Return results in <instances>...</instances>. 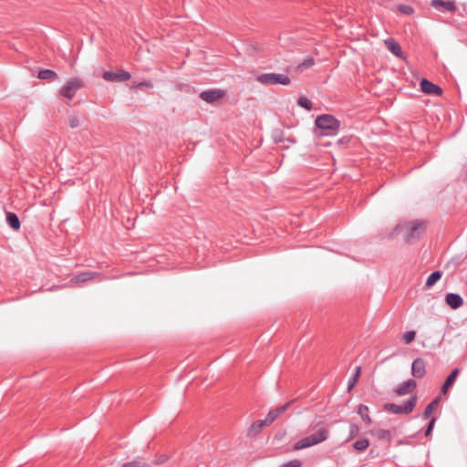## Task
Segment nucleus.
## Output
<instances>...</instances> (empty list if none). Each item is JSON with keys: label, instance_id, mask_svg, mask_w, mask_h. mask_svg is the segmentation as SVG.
Returning a JSON list of instances; mask_svg holds the SVG:
<instances>
[{"label": "nucleus", "instance_id": "obj_25", "mask_svg": "<svg viewBox=\"0 0 467 467\" xmlns=\"http://www.w3.org/2000/svg\"><path fill=\"white\" fill-rule=\"evenodd\" d=\"M439 400H440V398L438 397L427 405V407L425 408L424 412H423L424 419H428L430 417V415L432 413L433 410L436 408Z\"/></svg>", "mask_w": 467, "mask_h": 467}, {"label": "nucleus", "instance_id": "obj_24", "mask_svg": "<svg viewBox=\"0 0 467 467\" xmlns=\"http://www.w3.org/2000/svg\"><path fill=\"white\" fill-rule=\"evenodd\" d=\"M360 373H361V367L358 366L355 368V373L353 374L352 378L349 379L348 386V391H350L354 388L356 383L358 382Z\"/></svg>", "mask_w": 467, "mask_h": 467}, {"label": "nucleus", "instance_id": "obj_11", "mask_svg": "<svg viewBox=\"0 0 467 467\" xmlns=\"http://www.w3.org/2000/svg\"><path fill=\"white\" fill-rule=\"evenodd\" d=\"M99 274L97 272H92V271L82 272L77 275H74L71 278L70 282L75 285H81L89 280H92L93 278H95L96 276H99Z\"/></svg>", "mask_w": 467, "mask_h": 467}, {"label": "nucleus", "instance_id": "obj_13", "mask_svg": "<svg viewBox=\"0 0 467 467\" xmlns=\"http://www.w3.org/2000/svg\"><path fill=\"white\" fill-rule=\"evenodd\" d=\"M416 387L417 383L414 379H408L402 382L400 385H399L395 392L398 396H404L414 390Z\"/></svg>", "mask_w": 467, "mask_h": 467}, {"label": "nucleus", "instance_id": "obj_2", "mask_svg": "<svg viewBox=\"0 0 467 467\" xmlns=\"http://www.w3.org/2000/svg\"><path fill=\"white\" fill-rule=\"evenodd\" d=\"M316 126L322 130L324 136L337 134L340 129V121L330 114H322L315 120Z\"/></svg>", "mask_w": 467, "mask_h": 467}, {"label": "nucleus", "instance_id": "obj_16", "mask_svg": "<svg viewBox=\"0 0 467 467\" xmlns=\"http://www.w3.org/2000/svg\"><path fill=\"white\" fill-rule=\"evenodd\" d=\"M460 374V368H454L450 375L446 378L444 383L441 386V392L442 394H446L450 388H451Z\"/></svg>", "mask_w": 467, "mask_h": 467}, {"label": "nucleus", "instance_id": "obj_5", "mask_svg": "<svg viewBox=\"0 0 467 467\" xmlns=\"http://www.w3.org/2000/svg\"><path fill=\"white\" fill-rule=\"evenodd\" d=\"M417 402V396L410 397L403 405H397L395 403H387L384 409L394 414H409L415 408Z\"/></svg>", "mask_w": 467, "mask_h": 467}, {"label": "nucleus", "instance_id": "obj_28", "mask_svg": "<svg viewBox=\"0 0 467 467\" xmlns=\"http://www.w3.org/2000/svg\"><path fill=\"white\" fill-rule=\"evenodd\" d=\"M359 433V427L356 423H351L349 425V433L348 438L346 439V442L350 441L355 437H357Z\"/></svg>", "mask_w": 467, "mask_h": 467}, {"label": "nucleus", "instance_id": "obj_26", "mask_svg": "<svg viewBox=\"0 0 467 467\" xmlns=\"http://www.w3.org/2000/svg\"><path fill=\"white\" fill-rule=\"evenodd\" d=\"M375 434L379 440L387 441L389 442L392 439L391 432L388 430H383V429L378 430V431H376Z\"/></svg>", "mask_w": 467, "mask_h": 467}, {"label": "nucleus", "instance_id": "obj_22", "mask_svg": "<svg viewBox=\"0 0 467 467\" xmlns=\"http://www.w3.org/2000/svg\"><path fill=\"white\" fill-rule=\"evenodd\" d=\"M358 414L361 417V419L363 420L364 422H366L367 424L371 423V419L368 415V406H366L364 404L359 405L358 410Z\"/></svg>", "mask_w": 467, "mask_h": 467}, {"label": "nucleus", "instance_id": "obj_18", "mask_svg": "<svg viewBox=\"0 0 467 467\" xmlns=\"http://www.w3.org/2000/svg\"><path fill=\"white\" fill-rule=\"evenodd\" d=\"M6 223L12 228L13 230H19L20 229V221L17 215L14 213H6Z\"/></svg>", "mask_w": 467, "mask_h": 467}, {"label": "nucleus", "instance_id": "obj_3", "mask_svg": "<svg viewBox=\"0 0 467 467\" xmlns=\"http://www.w3.org/2000/svg\"><path fill=\"white\" fill-rule=\"evenodd\" d=\"M327 439V431L326 430H319L316 431L315 433L305 437L303 439H300L297 441L295 444L293 449L295 451L303 450L311 446H314L316 444H318Z\"/></svg>", "mask_w": 467, "mask_h": 467}, {"label": "nucleus", "instance_id": "obj_17", "mask_svg": "<svg viewBox=\"0 0 467 467\" xmlns=\"http://www.w3.org/2000/svg\"><path fill=\"white\" fill-rule=\"evenodd\" d=\"M384 45L388 48L389 52H391L396 57H401L402 51L400 44L396 42L393 38H387L384 40Z\"/></svg>", "mask_w": 467, "mask_h": 467}, {"label": "nucleus", "instance_id": "obj_9", "mask_svg": "<svg viewBox=\"0 0 467 467\" xmlns=\"http://www.w3.org/2000/svg\"><path fill=\"white\" fill-rule=\"evenodd\" d=\"M420 89L428 95L441 96L442 88L426 78L420 80Z\"/></svg>", "mask_w": 467, "mask_h": 467}, {"label": "nucleus", "instance_id": "obj_32", "mask_svg": "<svg viewBox=\"0 0 467 467\" xmlns=\"http://www.w3.org/2000/svg\"><path fill=\"white\" fill-rule=\"evenodd\" d=\"M416 337V332L413 330L407 331L403 334V340L406 344L411 343Z\"/></svg>", "mask_w": 467, "mask_h": 467}, {"label": "nucleus", "instance_id": "obj_34", "mask_svg": "<svg viewBox=\"0 0 467 467\" xmlns=\"http://www.w3.org/2000/svg\"><path fill=\"white\" fill-rule=\"evenodd\" d=\"M435 418H432L430 422L428 423L427 429L425 431V435L430 436L431 434V431L433 430L434 424H435Z\"/></svg>", "mask_w": 467, "mask_h": 467}, {"label": "nucleus", "instance_id": "obj_14", "mask_svg": "<svg viewBox=\"0 0 467 467\" xmlns=\"http://www.w3.org/2000/svg\"><path fill=\"white\" fill-rule=\"evenodd\" d=\"M431 5L434 8H442L451 13L456 11L455 3L452 0H431Z\"/></svg>", "mask_w": 467, "mask_h": 467}, {"label": "nucleus", "instance_id": "obj_31", "mask_svg": "<svg viewBox=\"0 0 467 467\" xmlns=\"http://www.w3.org/2000/svg\"><path fill=\"white\" fill-rule=\"evenodd\" d=\"M397 8H398L399 12H400L402 15H406V16H410V15L413 14V12H414L413 7L409 5L400 4L398 5Z\"/></svg>", "mask_w": 467, "mask_h": 467}, {"label": "nucleus", "instance_id": "obj_30", "mask_svg": "<svg viewBox=\"0 0 467 467\" xmlns=\"http://www.w3.org/2000/svg\"><path fill=\"white\" fill-rule=\"evenodd\" d=\"M297 105L306 109V110L312 109V103L311 101L306 98V97H300L297 100Z\"/></svg>", "mask_w": 467, "mask_h": 467}, {"label": "nucleus", "instance_id": "obj_12", "mask_svg": "<svg viewBox=\"0 0 467 467\" xmlns=\"http://www.w3.org/2000/svg\"><path fill=\"white\" fill-rule=\"evenodd\" d=\"M290 404L291 402H287L282 406L271 410L265 419L266 423L271 424L272 422H274L282 413H284L289 408Z\"/></svg>", "mask_w": 467, "mask_h": 467}, {"label": "nucleus", "instance_id": "obj_20", "mask_svg": "<svg viewBox=\"0 0 467 467\" xmlns=\"http://www.w3.org/2000/svg\"><path fill=\"white\" fill-rule=\"evenodd\" d=\"M37 78L39 79H49L54 80L57 78V72L51 69H41L38 72Z\"/></svg>", "mask_w": 467, "mask_h": 467}, {"label": "nucleus", "instance_id": "obj_35", "mask_svg": "<svg viewBox=\"0 0 467 467\" xmlns=\"http://www.w3.org/2000/svg\"><path fill=\"white\" fill-rule=\"evenodd\" d=\"M136 87L139 88H152L153 84L150 81H141V82H139Z\"/></svg>", "mask_w": 467, "mask_h": 467}, {"label": "nucleus", "instance_id": "obj_7", "mask_svg": "<svg viewBox=\"0 0 467 467\" xmlns=\"http://www.w3.org/2000/svg\"><path fill=\"white\" fill-rule=\"evenodd\" d=\"M102 77L109 82H123L130 79L131 75L130 72L121 69L118 72L105 71Z\"/></svg>", "mask_w": 467, "mask_h": 467}, {"label": "nucleus", "instance_id": "obj_29", "mask_svg": "<svg viewBox=\"0 0 467 467\" xmlns=\"http://www.w3.org/2000/svg\"><path fill=\"white\" fill-rule=\"evenodd\" d=\"M315 60L313 57H308L306 59H304L298 66L297 68L300 70H304L306 68L311 67L314 66Z\"/></svg>", "mask_w": 467, "mask_h": 467}, {"label": "nucleus", "instance_id": "obj_36", "mask_svg": "<svg viewBox=\"0 0 467 467\" xmlns=\"http://www.w3.org/2000/svg\"><path fill=\"white\" fill-rule=\"evenodd\" d=\"M68 124L70 128H78L79 126L78 119L76 117L69 118Z\"/></svg>", "mask_w": 467, "mask_h": 467}, {"label": "nucleus", "instance_id": "obj_15", "mask_svg": "<svg viewBox=\"0 0 467 467\" xmlns=\"http://www.w3.org/2000/svg\"><path fill=\"white\" fill-rule=\"evenodd\" d=\"M446 304L451 309H458L463 305V299L459 294L449 293L445 296Z\"/></svg>", "mask_w": 467, "mask_h": 467}, {"label": "nucleus", "instance_id": "obj_33", "mask_svg": "<svg viewBox=\"0 0 467 467\" xmlns=\"http://www.w3.org/2000/svg\"><path fill=\"white\" fill-rule=\"evenodd\" d=\"M281 467H302V462L298 459L291 460L284 463Z\"/></svg>", "mask_w": 467, "mask_h": 467}, {"label": "nucleus", "instance_id": "obj_19", "mask_svg": "<svg viewBox=\"0 0 467 467\" xmlns=\"http://www.w3.org/2000/svg\"><path fill=\"white\" fill-rule=\"evenodd\" d=\"M269 425L268 423H266L265 420H258L256 421H254L248 429V434L249 435H253V434H256V433H259L263 427L265 426H267Z\"/></svg>", "mask_w": 467, "mask_h": 467}, {"label": "nucleus", "instance_id": "obj_6", "mask_svg": "<svg viewBox=\"0 0 467 467\" xmlns=\"http://www.w3.org/2000/svg\"><path fill=\"white\" fill-rule=\"evenodd\" d=\"M84 87V82L79 78H71L60 88L59 93L61 96L72 99L76 92Z\"/></svg>", "mask_w": 467, "mask_h": 467}, {"label": "nucleus", "instance_id": "obj_23", "mask_svg": "<svg viewBox=\"0 0 467 467\" xmlns=\"http://www.w3.org/2000/svg\"><path fill=\"white\" fill-rule=\"evenodd\" d=\"M368 446L369 441L367 438L359 439L353 443V448L358 451H366Z\"/></svg>", "mask_w": 467, "mask_h": 467}, {"label": "nucleus", "instance_id": "obj_1", "mask_svg": "<svg viewBox=\"0 0 467 467\" xmlns=\"http://www.w3.org/2000/svg\"><path fill=\"white\" fill-rule=\"evenodd\" d=\"M395 230L404 233V238L407 243H413L423 234L425 225L421 222L411 221L399 224Z\"/></svg>", "mask_w": 467, "mask_h": 467}, {"label": "nucleus", "instance_id": "obj_27", "mask_svg": "<svg viewBox=\"0 0 467 467\" xmlns=\"http://www.w3.org/2000/svg\"><path fill=\"white\" fill-rule=\"evenodd\" d=\"M122 467H149V464L142 459L138 458L134 461L123 463Z\"/></svg>", "mask_w": 467, "mask_h": 467}, {"label": "nucleus", "instance_id": "obj_8", "mask_svg": "<svg viewBox=\"0 0 467 467\" xmlns=\"http://www.w3.org/2000/svg\"><path fill=\"white\" fill-rule=\"evenodd\" d=\"M224 96V92L222 89L219 88H212L203 90L199 94V98L207 102V103H213L217 101L218 99H222Z\"/></svg>", "mask_w": 467, "mask_h": 467}, {"label": "nucleus", "instance_id": "obj_4", "mask_svg": "<svg viewBox=\"0 0 467 467\" xmlns=\"http://www.w3.org/2000/svg\"><path fill=\"white\" fill-rule=\"evenodd\" d=\"M256 81L262 85H284L287 86L291 83V78L287 75L278 73H264L256 77Z\"/></svg>", "mask_w": 467, "mask_h": 467}, {"label": "nucleus", "instance_id": "obj_21", "mask_svg": "<svg viewBox=\"0 0 467 467\" xmlns=\"http://www.w3.org/2000/svg\"><path fill=\"white\" fill-rule=\"evenodd\" d=\"M441 278V271H434L432 272L429 277L427 278V281L425 283V287L430 288L433 285H435L440 279Z\"/></svg>", "mask_w": 467, "mask_h": 467}, {"label": "nucleus", "instance_id": "obj_10", "mask_svg": "<svg viewBox=\"0 0 467 467\" xmlns=\"http://www.w3.org/2000/svg\"><path fill=\"white\" fill-rule=\"evenodd\" d=\"M411 374L414 378L422 379L426 375V362L421 358H417L411 365Z\"/></svg>", "mask_w": 467, "mask_h": 467}, {"label": "nucleus", "instance_id": "obj_37", "mask_svg": "<svg viewBox=\"0 0 467 467\" xmlns=\"http://www.w3.org/2000/svg\"><path fill=\"white\" fill-rule=\"evenodd\" d=\"M274 139H275V141H276V142H279L282 140V139L279 135H275Z\"/></svg>", "mask_w": 467, "mask_h": 467}]
</instances>
